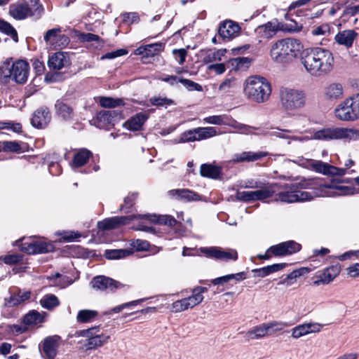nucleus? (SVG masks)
<instances>
[{"label": "nucleus", "mask_w": 359, "mask_h": 359, "mask_svg": "<svg viewBox=\"0 0 359 359\" xmlns=\"http://www.w3.org/2000/svg\"><path fill=\"white\" fill-rule=\"evenodd\" d=\"M146 53L145 57H154L159 53L163 48V46L161 43H152L145 46Z\"/></svg>", "instance_id": "obj_46"}, {"label": "nucleus", "mask_w": 359, "mask_h": 359, "mask_svg": "<svg viewBox=\"0 0 359 359\" xmlns=\"http://www.w3.org/2000/svg\"><path fill=\"white\" fill-rule=\"evenodd\" d=\"M172 54L175 60L177 61L180 65H183L187 55V51L184 48L175 49L172 50Z\"/></svg>", "instance_id": "obj_57"}, {"label": "nucleus", "mask_w": 359, "mask_h": 359, "mask_svg": "<svg viewBox=\"0 0 359 359\" xmlns=\"http://www.w3.org/2000/svg\"><path fill=\"white\" fill-rule=\"evenodd\" d=\"M330 26L327 24H323L320 26L313 27L311 34L314 36H327L330 34Z\"/></svg>", "instance_id": "obj_54"}, {"label": "nucleus", "mask_w": 359, "mask_h": 359, "mask_svg": "<svg viewBox=\"0 0 359 359\" xmlns=\"http://www.w3.org/2000/svg\"><path fill=\"white\" fill-rule=\"evenodd\" d=\"M132 250L119 249L106 250L105 256L109 259H116L124 258L133 254Z\"/></svg>", "instance_id": "obj_42"}, {"label": "nucleus", "mask_w": 359, "mask_h": 359, "mask_svg": "<svg viewBox=\"0 0 359 359\" xmlns=\"http://www.w3.org/2000/svg\"><path fill=\"white\" fill-rule=\"evenodd\" d=\"M279 99L282 108L286 111H293L303 108L306 100L304 91L290 88H280Z\"/></svg>", "instance_id": "obj_6"}, {"label": "nucleus", "mask_w": 359, "mask_h": 359, "mask_svg": "<svg viewBox=\"0 0 359 359\" xmlns=\"http://www.w3.org/2000/svg\"><path fill=\"white\" fill-rule=\"evenodd\" d=\"M243 91L248 100L261 104L269 100L271 93V86L264 77L250 76L244 82Z\"/></svg>", "instance_id": "obj_5"}, {"label": "nucleus", "mask_w": 359, "mask_h": 359, "mask_svg": "<svg viewBox=\"0 0 359 359\" xmlns=\"http://www.w3.org/2000/svg\"><path fill=\"white\" fill-rule=\"evenodd\" d=\"M344 86L341 83L334 82L328 84L324 89V97L326 100L334 101L344 96Z\"/></svg>", "instance_id": "obj_23"}, {"label": "nucleus", "mask_w": 359, "mask_h": 359, "mask_svg": "<svg viewBox=\"0 0 359 359\" xmlns=\"http://www.w3.org/2000/svg\"><path fill=\"white\" fill-rule=\"evenodd\" d=\"M295 163L304 166L307 168L312 169L317 172L321 173L327 176H344L346 174V169L339 168L334 165H330L327 163L320 161L315 160H304L301 159L299 162L294 161Z\"/></svg>", "instance_id": "obj_7"}, {"label": "nucleus", "mask_w": 359, "mask_h": 359, "mask_svg": "<svg viewBox=\"0 0 359 359\" xmlns=\"http://www.w3.org/2000/svg\"><path fill=\"white\" fill-rule=\"evenodd\" d=\"M318 140L323 141H330L335 140H344L346 141H355L359 140V130L353 128L331 127L325 128L317 130L311 137L308 136L289 135L287 144H291L292 141L304 142L309 140Z\"/></svg>", "instance_id": "obj_3"}, {"label": "nucleus", "mask_w": 359, "mask_h": 359, "mask_svg": "<svg viewBox=\"0 0 359 359\" xmlns=\"http://www.w3.org/2000/svg\"><path fill=\"white\" fill-rule=\"evenodd\" d=\"M100 104L104 108H114L123 105V101L121 99H114L108 97H101L100 98Z\"/></svg>", "instance_id": "obj_44"}, {"label": "nucleus", "mask_w": 359, "mask_h": 359, "mask_svg": "<svg viewBox=\"0 0 359 359\" xmlns=\"http://www.w3.org/2000/svg\"><path fill=\"white\" fill-rule=\"evenodd\" d=\"M31 3L37 4L38 0H30ZM43 11L41 5L36 4L31 8L25 2H18L12 4L9 6V14L16 20H23L27 17L32 16L37 13L40 15Z\"/></svg>", "instance_id": "obj_10"}, {"label": "nucleus", "mask_w": 359, "mask_h": 359, "mask_svg": "<svg viewBox=\"0 0 359 359\" xmlns=\"http://www.w3.org/2000/svg\"><path fill=\"white\" fill-rule=\"evenodd\" d=\"M62 236V239L67 242L74 241L76 238L81 237V234L78 232L74 231H64L60 233Z\"/></svg>", "instance_id": "obj_62"}, {"label": "nucleus", "mask_w": 359, "mask_h": 359, "mask_svg": "<svg viewBox=\"0 0 359 359\" xmlns=\"http://www.w3.org/2000/svg\"><path fill=\"white\" fill-rule=\"evenodd\" d=\"M51 118L49 111L46 107H41L36 110L33 114L31 123L37 128L46 127Z\"/></svg>", "instance_id": "obj_22"}, {"label": "nucleus", "mask_w": 359, "mask_h": 359, "mask_svg": "<svg viewBox=\"0 0 359 359\" xmlns=\"http://www.w3.org/2000/svg\"><path fill=\"white\" fill-rule=\"evenodd\" d=\"M60 28L48 29L44 35V41L47 46L53 48H62L68 45L69 38L60 34Z\"/></svg>", "instance_id": "obj_13"}, {"label": "nucleus", "mask_w": 359, "mask_h": 359, "mask_svg": "<svg viewBox=\"0 0 359 359\" xmlns=\"http://www.w3.org/2000/svg\"><path fill=\"white\" fill-rule=\"evenodd\" d=\"M236 198L242 201H255L254 191H243L236 193Z\"/></svg>", "instance_id": "obj_53"}, {"label": "nucleus", "mask_w": 359, "mask_h": 359, "mask_svg": "<svg viewBox=\"0 0 359 359\" xmlns=\"http://www.w3.org/2000/svg\"><path fill=\"white\" fill-rule=\"evenodd\" d=\"M168 195L178 199H184L188 201H198L200 196L198 194L187 189H176L168 191Z\"/></svg>", "instance_id": "obj_30"}, {"label": "nucleus", "mask_w": 359, "mask_h": 359, "mask_svg": "<svg viewBox=\"0 0 359 359\" xmlns=\"http://www.w3.org/2000/svg\"><path fill=\"white\" fill-rule=\"evenodd\" d=\"M41 321V316L36 311L29 312L24 317V322L26 324H36Z\"/></svg>", "instance_id": "obj_50"}, {"label": "nucleus", "mask_w": 359, "mask_h": 359, "mask_svg": "<svg viewBox=\"0 0 359 359\" xmlns=\"http://www.w3.org/2000/svg\"><path fill=\"white\" fill-rule=\"evenodd\" d=\"M2 73L4 76L11 77L16 83H25L29 74V64L22 60L15 61L11 66L7 63L3 67Z\"/></svg>", "instance_id": "obj_8"}, {"label": "nucleus", "mask_w": 359, "mask_h": 359, "mask_svg": "<svg viewBox=\"0 0 359 359\" xmlns=\"http://www.w3.org/2000/svg\"><path fill=\"white\" fill-rule=\"evenodd\" d=\"M285 266L286 264L284 263L274 264L260 269H252V272L255 273L254 277L264 278L271 273L282 270Z\"/></svg>", "instance_id": "obj_32"}, {"label": "nucleus", "mask_w": 359, "mask_h": 359, "mask_svg": "<svg viewBox=\"0 0 359 359\" xmlns=\"http://www.w3.org/2000/svg\"><path fill=\"white\" fill-rule=\"evenodd\" d=\"M200 172L203 177L215 179L220 175V168L210 164H203Z\"/></svg>", "instance_id": "obj_37"}, {"label": "nucleus", "mask_w": 359, "mask_h": 359, "mask_svg": "<svg viewBox=\"0 0 359 359\" xmlns=\"http://www.w3.org/2000/svg\"><path fill=\"white\" fill-rule=\"evenodd\" d=\"M259 29L262 31L264 35L268 38H271L276 31L275 26L271 22H268L267 24L259 27Z\"/></svg>", "instance_id": "obj_56"}, {"label": "nucleus", "mask_w": 359, "mask_h": 359, "mask_svg": "<svg viewBox=\"0 0 359 359\" xmlns=\"http://www.w3.org/2000/svg\"><path fill=\"white\" fill-rule=\"evenodd\" d=\"M92 287L97 290H104L107 289L113 291L114 289L122 286L120 283L105 276H97L94 278L90 282Z\"/></svg>", "instance_id": "obj_21"}, {"label": "nucleus", "mask_w": 359, "mask_h": 359, "mask_svg": "<svg viewBox=\"0 0 359 359\" xmlns=\"http://www.w3.org/2000/svg\"><path fill=\"white\" fill-rule=\"evenodd\" d=\"M201 252L207 257L213 258L222 261H236L238 259L237 251L234 249H223L219 247L201 248Z\"/></svg>", "instance_id": "obj_12"}, {"label": "nucleus", "mask_w": 359, "mask_h": 359, "mask_svg": "<svg viewBox=\"0 0 359 359\" xmlns=\"http://www.w3.org/2000/svg\"><path fill=\"white\" fill-rule=\"evenodd\" d=\"M334 112L335 117L342 121H354L358 120L350 97L340 102L334 109Z\"/></svg>", "instance_id": "obj_16"}, {"label": "nucleus", "mask_w": 359, "mask_h": 359, "mask_svg": "<svg viewBox=\"0 0 359 359\" xmlns=\"http://www.w3.org/2000/svg\"><path fill=\"white\" fill-rule=\"evenodd\" d=\"M79 336L86 337L85 346L86 350L95 349L107 343L109 336L100 332L98 327H93L79 331Z\"/></svg>", "instance_id": "obj_9"}, {"label": "nucleus", "mask_w": 359, "mask_h": 359, "mask_svg": "<svg viewBox=\"0 0 359 359\" xmlns=\"http://www.w3.org/2000/svg\"><path fill=\"white\" fill-rule=\"evenodd\" d=\"M303 46L294 38L279 39L271 44L269 51L271 59L279 65L292 62L299 54Z\"/></svg>", "instance_id": "obj_4"}, {"label": "nucleus", "mask_w": 359, "mask_h": 359, "mask_svg": "<svg viewBox=\"0 0 359 359\" xmlns=\"http://www.w3.org/2000/svg\"><path fill=\"white\" fill-rule=\"evenodd\" d=\"M339 273V270L335 266L325 269L317 275V280L313 282V284L316 286L329 284L338 276Z\"/></svg>", "instance_id": "obj_24"}, {"label": "nucleus", "mask_w": 359, "mask_h": 359, "mask_svg": "<svg viewBox=\"0 0 359 359\" xmlns=\"http://www.w3.org/2000/svg\"><path fill=\"white\" fill-rule=\"evenodd\" d=\"M323 325L318 323H308L299 325L291 330V336L293 339H299L312 333H318L321 331Z\"/></svg>", "instance_id": "obj_19"}, {"label": "nucleus", "mask_w": 359, "mask_h": 359, "mask_svg": "<svg viewBox=\"0 0 359 359\" xmlns=\"http://www.w3.org/2000/svg\"><path fill=\"white\" fill-rule=\"evenodd\" d=\"M30 291L19 290L17 293H13L10 297L5 299V306H15L25 303L31 298Z\"/></svg>", "instance_id": "obj_29"}, {"label": "nucleus", "mask_w": 359, "mask_h": 359, "mask_svg": "<svg viewBox=\"0 0 359 359\" xmlns=\"http://www.w3.org/2000/svg\"><path fill=\"white\" fill-rule=\"evenodd\" d=\"M138 217H147L153 222H156L160 224H165L169 226H173L177 224L176 219L170 215H154V216H146V215H138Z\"/></svg>", "instance_id": "obj_34"}, {"label": "nucleus", "mask_w": 359, "mask_h": 359, "mask_svg": "<svg viewBox=\"0 0 359 359\" xmlns=\"http://www.w3.org/2000/svg\"><path fill=\"white\" fill-rule=\"evenodd\" d=\"M276 184H266L264 187L256 184L255 187L259 188L254 191L255 201H264L271 197L275 193V187ZM254 188V186H249Z\"/></svg>", "instance_id": "obj_28"}, {"label": "nucleus", "mask_w": 359, "mask_h": 359, "mask_svg": "<svg viewBox=\"0 0 359 359\" xmlns=\"http://www.w3.org/2000/svg\"><path fill=\"white\" fill-rule=\"evenodd\" d=\"M251 60L248 57H236L232 60V65H235L237 69L247 67L250 65Z\"/></svg>", "instance_id": "obj_58"}, {"label": "nucleus", "mask_w": 359, "mask_h": 359, "mask_svg": "<svg viewBox=\"0 0 359 359\" xmlns=\"http://www.w3.org/2000/svg\"><path fill=\"white\" fill-rule=\"evenodd\" d=\"M0 30L11 36H16L15 29L8 22L0 20Z\"/></svg>", "instance_id": "obj_61"}, {"label": "nucleus", "mask_w": 359, "mask_h": 359, "mask_svg": "<svg viewBox=\"0 0 359 359\" xmlns=\"http://www.w3.org/2000/svg\"><path fill=\"white\" fill-rule=\"evenodd\" d=\"M98 315L95 310L83 309L79 311L76 320L79 323H86L93 321Z\"/></svg>", "instance_id": "obj_36"}, {"label": "nucleus", "mask_w": 359, "mask_h": 359, "mask_svg": "<svg viewBox=\"0 0 359 359\" xmlns=\"http://www.w3.org/2000/svg\"><path fill=\"white\" fill-rule=\"evenodd\" d=\"M145 300V299H140L135 301H132L130 302H127L117 306L114 307L109 311L107 312L106 314H111L112 313H118L122 311L123 309L128 308L130 306H136L140 302H142Z\"/></svg>", "instance_id": "obj_47"}, {"label": "nucleus", "mask_w": 359, "mask_h": 359, "mask_svg": "<svg viewBox=\"0 0 359 359\" xmlns=\"http://www.w3.org/2000/svg\"><path fill=\"white\" fill-rule=\"evenodd\" d=\"M22 256L18 254L8 255L3 257L4 262L7 264H15L22 261Z\"/></svg>", "instance_id": "obj_63"}, {"label": "nucleus", "mask_w": 359, "mask_h": 359, "mask_svg": "<svg viewBox=\"0 0 359 359\" xmlns=\"http://www.w3.org/2000/svg\"><path fill=\"white\" fill-rule=\"evenodd\" d=\"M306 71L313 76H323L334 68V57L327 49L316 48L306 53L301 59Z\"/></svg>", "instance_id": "obj_2"}, {"label": "nucleus", "mask_w": 359, "mask_h": 359, "mask_svg": "<svg viewBox=\"0 0 359 359\" xmlns=\"http://www.w3.org/2000/svg\"><path fill=\"white\" fill-rule=\"evenodd\" d=\"M55 107L57 114L64 119H69L72 117L73 109L66 103L62 101H57Z\"/></svg>", "instance_id": "obj_35"}, {"label": "nucleus", "mask_w": 359, "mask_h": 359, "mask_svg": "<svg viewBox=\"0 0 359 359\" xmlns=\"http://www.w3.org/2000/svg\"><path fill=\"white\" fill-rule=\"evenodd\" d=\"M62 341L57 334L46 337L39 345L41 355L43 359H55Z\"/></svg>", "instance_id": "obj_11"}, {"label": "nucleus", "mask_w": 359, "mask_h": 359, "mask_svg": "<svg viewBox=\"0 0 359 359\" xmlns=\"http://www.w3.org/2000/svg\"><path fill=\"white\" fill-rule=\"evenodd\" d=\"M353 107V111L358 120L359 119V93L349 97Z\"/></svg>", "instance_id": "obj_64"}, {"label": "nucleus", "mask_w": 359, "mask_h": 359, "mask_svg": "<svg viewBox=\"0 0 359 359\" xmlns=\"http://www.w3.org/2000/svg\"><path fill=\"white\" fill-rule=\"evenodd\" d=\"M241 29L237 22L227 20L220 23L218 32L221 37L230 40L237 37L241 33Z\"/></svg>", "instance_id": "obj_18"}, {"label": "nucleus", "mask_w": 359, "mask_h": 359, "mask_svg": "<svg viewBox=\"0 0 359 359\" xmlns=\"http://www.w3.org/2000/svg\"><path fill=\"white\" fill-rule=\"evenodd\" d=\"M41 305L47 309H52L59 305L60 302L58 298L52 294H48L43 297L40 300Z\"/></svg>", "instance_id": "obj_43"}, {"label": "nucleus", "mask_w": 359, "mask_h": 359, "mask_svg": "<svg viewBox=\"0 0 359 359\" xmlns=\"http://www.w3.org/2000/svg\"><path fill=\"white\" fill-rule=\"evenodd\" d=\"M196 129L189 130L183 133L179 140V142H188L198 141L197 137V133H195Z\"/></svg>", "instance_id": "obj_48"}, {"label": "nucleus", "mask_w": 359, "mask_h": 359, "mask_svg": "<svg viewBox=\"0 0 359 359\" xmlns=\"http://www.w3.org/2000/svg\"><path fill=\"white\" fill-rule=\"evenodd\" d=\"M0 129H11L15 133H20L22 126L18 123L11 122H0Z\"/></svg>", "instance_id": "obj_59"}, {"label": "nucleus", "mask_w": 359, "mask_h": 359, "mask_svg": "<svg viewBox=\"0 0 359 359\" xmlns=\"http://www.w3.org/2000/svg\"><path fill=\"white\" fill-rule=\"evenodd\" d=\"M357 36L358 34L353 29H345L339 32L335 35L334 40L338 44L344 46L346 48H349L353 46V41Z\"/></svg>", "instance_id": "obj_26"}, {"label": "nucleus", "mask_w": 359, "mask_h": 359, "mask_svg": "<svg viewBox=\"0 0 359 359\" xmlns=\"http://www.w3.org/2000/svg\"><path fill=\"white\" fill-rule=\"evenodd\" d=\"M203 299V295L192 292L191 296L174 302L171 305L172 311L175 313H180L189 309H192L201 304Z\"/></svg>", "instance_id": "obj_15"}, {"label": "nucleus", "mask_w": 359, "mask_h": 359, "mask_svg": "<svg viewBox=\"0 0 359 359\" xmlns=\"http://www.w3.org/2000/svg\"><path fill=\"white\" fill-rule=\"evenodd\" d=\"M69 65V60L67 54L57 52L49 57L48 65L50 69L60 70Z\"/></svg>", "instance_id": "obj_27"}, {"label": "nucleus", "mask_w": 359, "mask_h": 359, "mask_svg": "<svg viewBox=\"0 0 359 359\" xmlns=\"http://www.w3.org/2000/svg\"><path fill=\"white\" fill-rule=\"evenodd\" d=\"M226 117L224 115H214L205 117L203 121L209 124L223 125L226 123Z\"/></svg>", "instance_id": "obj_49"}, {"label": "nucleus", "mask_w": 359, "mask_h": 359, "mask_svg": "<svg viewBox=\"0 0 359 359\" xmlns=\"http://www.w3.org/2000/svg\"><path fill=\"white\" fill-rule=\"evenodd\" d=\"M267 152L265 151H243L240 154H236L233 155L232 161L233 163H241V162H254L262 159V158L267 156Z\"/></svg>", "instance_id": "obj_25"}, {"label": "nucleus", "mask_w": 359, "mask_h": 359, "mask_svg": "<svg viewBox=\"0 0 359 359\" xmlns=\"http://www.w3.org/2000/svg\"><path fill=\"white\" fill-rule=\"evenodd\" d=\"M353 194V189L348 187L332 184H318L314 180L304 179L299 183L290 187V190L278 193L275 201L296 203L310 201L316 196H344Z\"/></svg>", "instance_id": "obj_1"}, {"label": "nucleus", "mask_w": 359, "mask_h": 359, "mask_svg": "<svg viewBox=\"0 0 359 359\" xmlns=\"http://www.w3.org/2000/svg\"><path fill=\"white\" fill-rule=\"evenodd\" d=\"M195 129L196 132L194 133H197L198 141L210 138L217 135V131L214 127H198Z\"/></svg>", "instance_id": "obj_38"}, {"label": "nucleus", "mask_w": 359, "mask_h": 359, "mask_svg": "<svg viewBox=\"0 0 359 359\" xmlns=\"http://www.w3.org/2000/svg\"><path fill=\"white\" fill-rule=\"evenodd\" d=\"M265 326L267 334L269 336L282 331L283 329L288 327V325L285 322L274 320L265 323Z\"/></svg>", "instance_id": "obj_40"}, {"label": "nucleus", "mask_w": 359, "mask_h": 359, "mask_svg": "<svg viewBox=\"0 0 359 359\" xmlns=\"http://www.w3.org/2000/svg\"><path fill=\"white\" fill-rule=\"evenodd\" d=\"M226 53V49H219L215 50H208L203 58L205 63H210L222 60Z\"/></svg>", "instance_id": "obj_39"}, {"label": "nucleus", "mask_w": 359, "mask_h": 359, "mask_svg": "<svg viewBox=\"0 0 359 359\" xmlns=\"http://www.w3.org/2000/svg\"><path fill=\"white\" fill-rule=\"evenodd\" d=\"M151 103L154 106L162 107L170 105L172 103L171 100L166 97H151L150 99Z\"/></svg>", "instance_id": "obj_60"}, {"label": "nucleus", "mask_w": 359, "mask_h": 359, "mask_svg": "<svg viewBox=\"0 0 359 359\" xmlns=\"http://www.w3.org/2000/svg\"><path fill=\"white\" fill-rule=\"evenodd\" d=\"M80 39L83 41H94L96 43V47L102 46V42L97 35L91 33H83L80 35Z\"/></svg>", "instance_id": "obj_51"}, {"label": "nucleus", "mask_w": 359, "mask_h": 359, "mask_svg": "<svg viewBox=\"0 0 359 359\" xmlns=\"http://www.w3.org/2000/svg\"><path fill=\"white\" fill-rule=\"evenodd\" d=\"M130 245L137 251H145L149 249V244L147 241L137 239L130 242Z\"/></svg>", "instance_id": "obj_52"}, {"label": "nucleus", "mask_w": 359, "mask_h": 359, "mask_svg": "<svg viewBox=\"0 0 359 359\" xmlns=\"http://www.w3.org/2000/svg\"><path fill=\"white\" fill-rule=\"evenodd\" d=\"M179 82L182 83L189 90L201 91L202 86L197 83L187 79H179Z\"/></svg>", "instance_id": "obj_55"}, {"label": "nucleus", "mask_w": 359, "mask_h": 359, "mask_svg": "<svg viewBox=\"0 0 359 359\" xmlns=\"http://www.w3.org/2000/svg\"><path fill=\"white\" fill-rule=\"evenodd\" d=\"M268 336L265 323L255 326L252 330L248 331L245 337L249 340L259 339Z\"/></svg>", "instance_id": "obj_33"}, {"label": "nucleus", "mask_w": 359, "mask_h": 359, "mask_svg": "<svg viewBox=\"0 0 359 359\" xmlns=\"http://www.w3.org/2000/svg\"><path fill=\"white\" fill-rule=\"evenodd\" d=\"M0 145L4 151L20 152L22 150L19 143L15 141H4L0 142Z\"/></svg>", "instance_id": "obj_45"}, {"label": "nucleus", "mask_w": 359, "mask_h": 359, "mask_svg": "<svg viewBox=\"0 0 359 359\" xmlns=\"http://www.w3.org/2000/svg\"><path fill=\"white\" fill-rule=\"evenodd\" d=\"M300 244L294 241L280 243L269 248L271 254L276 257L285 256L299 251Z\"/></svg>", "instance_id": "obj_17"}, {"label": "nucleus", "mask_w": 359, "mask_h": 359, "mask_svg": "<svg viewBox=\"0 0 359 359\" xmlns=\"http://www.w3.org/2000/svg\"><path fill=\"white\" fill-rule=\"evenodd\" d=\"M147 119V116L144 114L140 113L130 120L125 122L123 126L128 130L137 131L141 129L143 123Z\"/></svg>", "instance_id": "obj_31"}, {"label": "nucleus", "mask_w": 359, "mask_h": 359, "mask_svg": "<svg viewBox=\"0 0 359 359\" xmlns=\"http://www.w3.org/2000/svg\"><path fill=\"white\" fill-rule=\"evenodd\" d=\"M53 248L52 244L35 239H29L20 245V250L27 254L46 253Z\"/></svg>", "instance_id": "obj_14"}, {"label": "nucleus", "mask_w": 359, "mask_h": 359, "mask_svg": "<svg viewBox=\"0 0 359 359\" xmlns=\"http://www.w3.org/2000/svg\"><path fill=\"white\" fill-rule=\"evenodd\" d=\"M138 216H122V217H114L104 219L103 221L99 222L97 226L102 230H111L116 229L122 225L128 224L129 222Z\"/></svg>", "instance_id": "obj_20"}, {"label": "nucleus", "mask_w": 359, "mask_h": 359, "mask_svg": "<svg viewBox=\"0 0 359 359\" xmlns=\"http://www.w3.org/2000/svg\"><path fill=\"white\" fill-rule=\"evenodd\" d=\"M90 155L91 152L87 149L80 150L74 157L73 165L75 167L83 166L86 163Z\"/></svg>", "instance_id": "obj_41"}]
</instances>
